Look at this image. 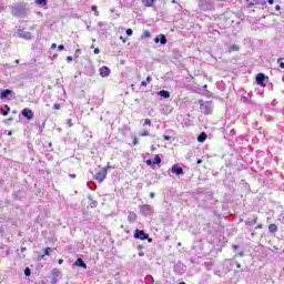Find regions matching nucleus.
<instances>
[{
    "label": "nucleus",
    "mask_w": 284,
    "mask_h": 284,
    "mask_svg": "<svg viewBox=\"0 0 284 284\" xmlns=\"http://www.w3.org/2000/svg\"><path fill=\"white\" fill-rule=\"evenodd\" d=\"M200 110L202 114H212V110H214V104H212V101H200Z\"/></svg>",
    "instance_id": "nucleus-1"
},
{
    "label": "nucleus",
    "mask_w": 284,
    "mask_h": 284,
    "mask_svg": "<svg viewBox=\"0 0 284 284\" xmlns=\"http://www.w3.org/2000/svg\"><path fill=\"white\" fill-rule=\"evenodd\" d=\"M134 239H139L140 241L148 240L149 243H152V237H150V235H148L145 233V231H142V230H139V229L135 230Z\"/></svg>",
    "instance_id": "nucleus-2"
},
{
    "label": "nucleus",
    "mask_w": 284,
    "mask_h": 284,
    "mask_svg": "<svg viewBox=\"0 0 284 284\" xmlns=\"http://www.w3.org/2000/svg\"><path fill=\"white\" fill-rule=\"evenodd\" d=\"M12 16L23 19L26 17V10L23 9V7H14L12 9Z\"/></svg>",
    "instance_id": "nucleus-3"
},
{
    "label": "nucleus",
    "mask_w": 284,
    "mask_h": 284,
    "mask_svg": "<svg viewBox=\"0 0 284 284\" xmlns=\"http://www.w3.org/2000/svg\"><path fill=\"white\" fill-rule=\"evenodd\" d=\"M108 176V170L101 169L94 176L95 181H99V183H103L105 181V178Z\"/></svg>",
    "instance_id": "nucleus-4"
},
{
    "label": "nucleus",
    "mask_w": 284,
    "mask_h": 284,
    "mask_svg": "<svg viewBox=\"0 0 284 284\" xmlns=\"http://www.w3.org/2000/svg\"><path fill=\"white\" fill-rule=\"evenodd\" d=\"M17 34L20 39H26V41H30V39H32V33L30 31H23V29H19Z\"/></svg>",
    "instance_id": "nucleus-5"
},
{
    "label": "nucleus",
    "mask_w": 284,
    "mask_h": 284,
    "mask_svg": "<svg viewBox=\"0 0 284 284\" xmlns=\"http://www.w3.org/2000/svg\"><path fill=\"white\" fill-rule=\"evenodd\" d=\"M140 210L144 216H150L154 212V209L150 204L140 206Z\"/></svg>",
    "instance_id": "nucleus-6"
},
{
    "label": "nucleus",
    "mask_w": 284,
    "mask_h": 284,
    "mask_svg": "<svg viewBox=\"0 0 284 284\" xmlns=\"http://www.w3.org/2000/svg\"><path fill=\"white\" fill-rule=\"evenodd\" d=\"M22 116H24L26 119H28L30 121V120L34 119V113L30 109H23Z\"/></svg>",
    "instance_id": "nucleus-7"
},
{
    "label": "nucleus",
    "mask_w": 284,
    "mask_h": 284,
    "mask_svg": "<svg viewBox=\"0 0 284 284\" xmlns=\"http://www.w3.org/2000/svg\"><path fill=\"white\" fill-rule=\"evenodd\" d=\"M171 172L172 174H176V176H181V174H183V168H179L176 164H174L171 168Z\"/></svg>",
    "instance_id": "nucleus-8"
},
{
    "label": "nucleus",
    "mask_w": 284,
    "mask_h": 284,
    "mask_svg": "<svg viewBox=\"0 0 284 284\" xmlns=\"http://www.w3.org/2000/svg\"><path fill=\"white\" fill-rule=\"evenodd\" d=\"M99 72H100V77L105 78V77H110L111 71H110V68L102 67L100 68Z\"/></svg>",
    "instance_id": "nucleus-9"
},
{
    "label": "nucleus",
    "mask_w": 284,
    "mask_h": 284,
    "mask_svg": "<svg viewBox=\"0 0 284 284\" xmlns=\"http://www.w3.org/2000/svg\"><path fill=\"white\" fill-rule=\"evenodd\" d=\"M161 164V156L155 155L153 160H148L146 165H159Z\"/></svg>",
    "instance_id": "nucleus-10"
},
{
    "label": "nucleus",
    "mask_w": 284,
    "mask_h": 284,
    "mask_svg": "<svg viewBox=\"0 0 284 284\" xmlns=\"http://www.w3.org/2000/svg\"><path fill=\"white\" fill-rule=\"evenodd\" d=\"M74 265L77 267H82L83 270H88V264H85V262H83L82 258H78L75 262H74Z\"/></svg>",
    "instance_id": "nucleus-11"
},
{
    "label": "nucleus",
    "mask_w": 284,
    "mask_h": 284,
    "mask_svg": "<svg viewBox=\"0 0 284 284\" xmlns=\"http://www.w3.org/2000/svg\"><path fill=\"white\" fill-rule=\"evenodd\" d=\"M154 42L161 43V45H165V43H168V39L163 34H160V38H155Z\"/></svg>",
    "instance_id": "nucleus-12"
},
{
    "label": "nucleus",
    "mask_w": 284,
    "mask_h": 284,
    "mask_svg": "<svg viewBox=\"0 0 284 284\" xmlns=\"http://www.w3.org/2000/svg\"><path fill=\"white\" fill-rule=\"evenodd\" d=\"M256 81H257L258 85H263V88H265V84H263V81H265V74L258 73L256 75Z\"/></svg>",
    "instance_id": "nucleus-13"
},
{
    "label": "nucleus",
    "mask_w": 284,
    "mask_h": 284,
    "mask_svg": "<svg viewBox=\"0 0 284 284\" xmlns=\"http://www.w3.org/2000/svg\"><path fill=\"white\" fill-rule=\"evenodd\" d=\"M10 94H12V90H10V89L3 90L0 93V99H8V97H10Z\"/></svg>",
    "instance_id": "nucleus-14"
},
{
    "label": "nucleus",
    "mask_w": 284,
    "mask_h": 284,
    "mask_svg": "<svg viewBox=\"0 0 284 284\" xmlns=\"http://www.w3.org/2000/svg\"><path fill=\"white\" fill-rule=\"evenodd\" d=\"M258 221L257 216H254L253 219H247L245 221V225H256V222Z\"/></svg>",
    "instance_id": "nucleus-15"
},
{
    "label": "nucleus",
    "mask_w": 284,
    "mask_h": 284,
    "mask_svg": "<svg viewBox=\"0 0 284 284\" xmlns=\"http://www.w3.org/2000/svg\"><path fill=\"white\" fill-rule=\"evenodd\" d=\"M252 6H265V0H254L248 4V8H252Z\"/></svg>",
    "instance_id": "nucleus-16"
},
{
    "label": "nucleus",
    "mask_w": 284,
    "mask_h": 284,
    "mask_svg": "<svg viewBox=\"0 0 284 284\" xmlns=\"http://www.w3.org/2000/svg\"><path fill=\"white\" fill-rule=\"evenodd\" d=\"M268 232H271V234L278 232V226H276V224L268 225Z\"/></svg>",
    "instance_id": "nucleus-17"
},
{
    "label": "nucleus",
    "mask_w": 284,
    "mask_h": 284,
    "mask_svg": "<svg viewBox=\"0 0 284 284\" xmlns=\"http://www.w3.org/2000/svg\"><path fill=\"white\" fill-rule=\"evenodd\" d=\"M159 94L163 97V99H170V91L162 90Z\"/></svg>",
    "instance_id": "nucleus-18"
},
{
    "label": "nucleus",
    "mask_w": 284,
    "mask_h": 284,
    "mask_svg": "<svg viewBox=\"0 0 284 284\" xmlns=\"http://www.w3.org/2000/svg\"><path fill=\"white\" fill-rule=\"evenodd\" d=\"M205 139H207V135H206L205 133H201V134L197 136L199 143H204Z\"/></svg>",
    "instance_id": "nucleus-19"
},
{
    "label": "nucleus",
    "mask_w": 284,
    "mask_h": 284,
    "mask_svg": "<svg viewBox=\"0 0 284 284\" xmlns=\"http://www.w3.org/2000/svg\"><path fill=\"white\" fill-rule=\"evenodd\" d=\"M144 6H146V8H152V6H154V1L153 0H143Z\"/></svg>",
    "instance_id": "nucleus-20"
},
{
    "label": "nucleus",
    "mask_w": 284,
    "mask_h": 284,
    "mask_svg": "<svg viewBox=\"0 0 284 284\" xmlns=\"http://www.w3.org/2000/svg\"><path fill=\"white\" fill-rule=\"evenodd\" d=\"M240 48L237 44H233L229 48V52H239Z\"/></svg>",
    "instance_id": "nucleus-21"
},
{
    "label": "nucleus",
    "mask_w": 284,
    "mask_h": 284,
    "mask_svg": "<svg viewBox=\"0 0 284 284\" xmlns=\"http://www.w3.org/2000/svg\"><path fill=\"white\" fill-rule=\"evenodd\" d=\"M61 274V271H59V270H57V268H54V270H52V277L53 278H59V275Z\"/></svg>",
    "instance_id": "nucleus-22"
},
{
    "label": "nucleus",
    "mask_w": 284,
    "mask_h": 284,
    "mask_svg": "<svg viewBox=\"0 0 284 284\" xmlns=\"http://www.w3.org/2000/svg\"><path fill=\"white\" fill-rule=\"evenodd\" d=\"M152 37V34L150 33V31H144L142 34V39H150Z\"/></svg>",
    "instance_id": "nucleus-23"
},
{
    "label": "nucleus",
    "mask_w": 284,
    "mask_h": 284,
    "mask_svg": "<svg viewBox=\"0 0 284 284\" xmlns=\"http://www.w3.org/2000/svg\"><path fill=\"white\" fill-rule=\"evenodd\" d=\"M129 221H136V214L135 213H130L129 214Z\"/></svg>",
    "instance_id": "nucleus-24"
},
{
    "label": "nucleus",
    "mask_w": 284,
    "mask_h": 284,
    "mask_svg": "<svg viewBox=\"0 0 284 284\" xmlns=\"http://www.w3.org/2000/svg\"><path fill=\"white\" fill-rule=\"evenodd\" d=\"M44 254H45L47 256H50V254H52V248H51V247H47V248L44 250Z\"/></svg>",
    "instance_id": "nucleus-25"
},
{
    "label": "nucleus",
    "mask_w": 284,
    "mask_h": 284,
    "mask_svg": "<svg viewBox=\"0 0 284 284\" xmlns=\"http://www.w3.org/2000/svg\"><path fill=\"white\" fill-rule=\"evenodd\" d=\"M277 63H280V68H282V70H284L283 58H280V59L277 60Z\"/></svg>",
    "instance_id": "nucleus-26"
},
{
    "label": "nucleus",
    "mask_w": 284,
    "mask_h": 284,
    "mask_svg": "<svg viewBox=\"0 0 284 284\" xmlns=\"http://www.w3.org/2000/svg\"><path fill=\"white\" fill-rule=\"evenodd\" d=\"M37 3H39L40 6H45L48 3L47 0H37Z\"/></svg>",
    "instance_id": "nucleus-27"
},
{
    "label": "nucleus",
    "mask_w": 284,
    "mask_h": 284,
    "mask_svg": "<svg viewBox=\"0 0 284 284\" xmlns=\"http://www.w3.org/2000/svg\"><path fill=\"white\" fill-rule=\"evenodd\" d=\"M92 12H95V17H99V11H97V6L91 7Z\"/></svg>",
    "instance_id": "nucleus-28"
},
{
    "label": "nucleus",
    "mask_w": 284,
    "mask_h": 284,
    "mask_svg": "<svg viewBox=\"0 0 284 284\" xmlns=\"http://www.w3.org/2000/svg\"><path fill=\"white\" fill-rule=\"evenodd\" d=\"M7 108V111H2L3 116H8V112H10V108L8 105H4Z\"/></svg>",
    "instance_id": "nucleus-29"
},
{
    "label": "nucleus",
    "mask_w": 284,
    "mask_h": 284,
    "mask_svg": "<svg viewBox=\"0 0 284 284\" xmlns=\"http://www.w3.org/2000/svg\"><path fill=\"white\" fill-rule=\"evenodd\" d=\"M24 274H26L27 276H30V274H32V272L30 271V267H27V268L24 270Z\"/></svg>",
    "instance_id": "nucleus-30"
},
{
    "label": "nucleus",
    "mask_w": 284,
    "mask_h": 284,
    "mask_svg": "<svg viewBox=\"0 0 284 284\" xmlns=\"http://www.w3.org/2000/svg\"><path fill=\"white\" fill-rule=\"evenodd\" d=\"M140 136H150V133L148 131H143L140 133Z\"/></svg>",
    "instance_id": "nucleus-31"
},
{
    "label": "nucleus",
    "mask_w": 284,
    "mask_h": 284,
    "mask_svg": "<svg viewBox=\"0 0 284 284\" xmlns=\"http://www.w3.org/2000/svg\"><path fill=\"white\" fill-rule=\"evenodd\" d=\"M53 110H61V104L55 103V104L53 105Z\"/></svg>",
    "instance_id": "nucleus-32"
},
{
    "label": "nucleus",
    "mask_w": 284,
    "mask_h": 284,
    "mask_svg": "<svg viewBox=\"0 0 284 284\" xmlns=\"http://www.w3.org/2000/svg\"><path fill=\"white\" fill-rule=\"evenodd\" d=\"M67 124L69 125V128H72V125H74V123H72V119L67 120Z\"/></svg>",
    "instance_id": "nucleus-33"
},
{
    "label": "nucleus",
    "mask_w": 284,
    "mask_h": 284,
    "mask_svg": "<svg viewBox=\"0 0 284 284\" xmlns=\"http://www.w3.org/2000/svg\"><path fill=\"white\" fill-rule=\"evenodd\" d=\"M144 125H152V121L150 119H145Z\"/></svg>",
    "instance_id": "nucleus-34"
},
{
    "label": "nucleus",
    "mask_w": 284,
    "mask_h": 284,
    "mask_svg": "<svg viewBox=\"0 0 284 284\" xmlns=\"http://www.w3.org/2000/svg\"><path fill=\"white\" fill-rule=\"evenodd\" d=\"M126 34H128V37H132V34H133L132 29H126Z\"/></svg>",
    "instance_id": "nucleus-35"
},
{
    "label": "nucleus",
    "mask_w": 284,
    "mask_h": 284,
    "mask_svg": "<svg viewBox=\"0 0 284 284\" xmlns=\"http://www.w3.org/2000/svg\"><path fill=\"white\" fill-rule=\"evenodd\" d=\"M172 140V136L170 135H164V141H171Z\"/></svg>",
    "instance_id": "nucleus-36"
},
{
    "label": "nucleus",
    "mask_w": 284,
    "mask_h": 284,
    "mask_svg": "<svg viewBox=\"0 0 284 284\" xmlns=\"http://www.w3.org/2000/svg\"><path fill=\"white\" fill-rule=\"evenodd\" d=\"M133 145H139V139L136 138L133 139Z\"/></svg>",
    "instance_id": "nucleus-37"
},
{
    "label": "nucleus",
    "mask_w": 284,
    "mask_h": 284,
    "mask_svg": "<svg viewBox=\"0 0 284 284\" xmlns=\"http://www.w3.org/2000/svg\"><path fill=\"white\" fill-rule=\"evenodd\" d=\"M52 283L53 284L59 283V277H52Z\"/></svg>",
    "instance_id": "nucleus-38"
},
{
    "label": "nucleus",
    "mask_w": 284,
    "mask_h": 284,
    "mask_svg": "<svg viewBox=\"0 0 284 284\" xmlns=\"http://www.w3.org/2000/svg\"><path fill=\"white\" fill-rule=\"evenodd\" d=\"M58 50H60V51H61V50H65V47H63V44H59V45H58Z\"/></svg>",
    "instance_id": "nucleus-39"
},
{
    "label": "nucleus",
    "mask_w": 284,
    "mask_h": 284,
    "mask_svg": "<svg viewBox=\"0 0 284 284\" xmlns=\"http://www.w3.org/2000/svg\"><path fill=\"white\" fill-rule=\"evenodd\" d=\"M146 83H152V77L149 75V77L146 78Z\"/></svg>",
    "instance_id": "nucleus-40"
},
{
    "label": "nucleus",
    "mask_w": 284,
    "mask_h": 284,
    "mask_svg": "<svg viewBox=\"0 0 284 284\" xmlns=\"http://www.w3.org/2000/svg\"><path fill=\"white\" fill-rule=\"evenodd\" d=\"M93 52H94V54H99L101 52V50H99V48H95Z\"/></svg>",
    "instance_id": "nucleus-41"
},
{
    "label": "nucleus",
    "mask_w": 284,
    "mask_h": 284,
    "mask_svg": "<svg viewBox=\"0 0 284 284\" xmlns=\"http://www.w3.org/2000/svg\"><path fill=\"white\" fill-rule=\"evenodd\" d=\"M75 57H79V54H81V50L80 49H78V50H75Z\"/></svg>",
    "instance_id": "nucleus-42"
},
{
    "label": "nucleus",
    "mask_w": 284,
    "mask_h": 284,
    "mask_svg": "<svg viewBox=\"0 0 284 284\" xmlns=\"http://www.w3.org/2000/svg\"><path fill=\"white\" fill-rule=\"evenodd\" d=\"M141 85H142V88H145L148 85V82L146 81H142Z\"/></svg>",
    "instance_id": "nucleus-43"
},
{
    "label": "nucleus",
    "mask_w": 284,
    "mask_h": 284,
    "mask_svg": "<svg viewBox=\"0 0 284 284\" xmlns=\"http://www.w3.org/2000/svg\"><path fill=\"white\" fill-rule=\"evenodd\" d=\"M72 55L67 57V61L70 63L72 61Z\"/></svg>",
    "instance_id": "nucleus-44"
},
{
    "label": "nucleus",
    "mask_w": 284,
    "mask_h": 284,
    "mask_svg": "<svg viewBox=\"0 0 284 284\" xmlns=\"http://www.w3.org/2000/svg\"><path fill=\"white\" fill-rule=\"evenodd\" d=\"M120 41H122V43H125V38H123V36H121Z\"/></svg>",
    "instance_id": "nucleus-45"
},
{
    "label": "nucleus",
    "mask_w": 284,
    "mask_h": 284,
    "mask_svg": "<svg viewBox=\"0 0 284 284\" xmlns=\"http://www.w3.org/2000/svg\"><path fill=\"white\" fill-rule=\"evenodd\" d=\"M263 227V225L262 224H258L256 227H255V230H261Z\"/></svg>",
    "instance_id": "nucleus-46"
},
{
    "label": "nucleus",
    "mask_w": 284,
    "mask_h": 284,
    "mask_svg": "<svg viewBox=\"0 0 284 284\" xmlns=\"http://www.w3.org/2000/svg\"><path fill=\"white\" fill-rule=\"evenodd\" d=\"M154 196H155L154 192H151V193H150V197H151V199H154Z\"/></svg>",
    "instance_id": "nucleus-47"
},
{
    "label": "nucleus",
    "mask_w": 284,
    "mask_h": 284,
    "mask_svg": "<svg viewBox=\"0 0 284 284\" xmlns=\"http://www.w3.org/2000/svg\"><path fill=\"white\" fill-rule=\"evenodd\" d=\"M51 48H52V50H54V48H57V43H52Z\"/></svg>",
    "instance_id": "nucleus-48"
},
{
    "label": "nucleus",
    "mask_w": 284,
    "mask_h": 284,
    "mask_svg": "<svg viewBox=\"0 0 284 284\" xmlns=\"http://www.w3.org/2000/svg\"><path fill=\"white\" fill-rule=\"evenodd\" d=\"M243 99H244V103H247V97L243 95Z\"/></svg>",
    "instance_id": "nucleus-49"
},
{
    "label": "nucleus",
    "mask_w": 284,
    "mask_h": 284,
    "mask_svg": "<svg viewBox=\"0 0 284 284\" xmlns=\"http://www.w3.org/2000/svg\"><path fill=\"white\" fill-rule=\"evenodd\" d=\"M71 179H77V174H70Z\"/></svg>",
    "instance_id": "nucleus-50"
},
{
    "label": "nucleus",
    "mask_w": 284,
    "mask_h": 284,
    "mask_svg": "<svg viewBox=\"0 0 284 284\" xmlns=\"http://www.w3.org/2000/svg\"><path fill=\"white\" fill-rule=\"evenodd\" d=\"M275 10H276V11L281 10V6L277 4V6L275 7Z\"/></svg>",
    "instance_id": "nucleus-51"
},
{
    "label": "nucleus",
    "mask_w": 284,
    "mask_h": 284,
    "mask_svg": "<svg viewBox=\"0 0 284 284\" xmlns=\"http://www.w3.org/2000/svg\"><path fill=\"white\" fill-rule=\"evenodd\" d=\"M270 6L274 4V0H268Z\"/></svg>",
    "instance_id": "nucleus-52"
},
{
    "label": "nucleus",
    "mask_w": 284,
    "mask_h": 284,
    "mask_svg": "<svg viewBox=\"0 0 284 284\" xmlns=\"http://www.w3.org/2000/svg\"><path fill=\"white\" fill-rule=\"evenodd\" d=\"M203 163V160H197V165H201Z\"/></svg>",
    "instance_id": "nucleus-53"
},
{
    "label": "nucleus",
    "mask_w": 284,
    "mask_h": 284,
    "mask_svg": "<svg viewBox=\"0 0 284 284\" xmlns=\"http://www.w3.org/2000/svg\"><path fill=\"white\" fill-rule=\"evenodd\" d=\"M58 263H59V265H62L63 264V260H59Z\"/></svg>",
    "instance_id": "nucleus-54"
},
{
    "label": "nucleus",
    "mask_w": 284,
    "mask_h": 284,
    "mask_svg": "<svg viewBox=\"0 0 284 284\" xmlns=\"http://www.w3.org/2000/svg\"><path fill=\"white\" fill-rule=\"evenodd\" d=\"M144 255H145V253H143V252L139 253V256H144Z\"/></svg>",
    "instance_id": "nucleus-55"
},
{
    "label": "nucleus",
    "mask_w": 284,
    "mask_h": 284,
    "mask_svg": "<svg viewBox=\"0 0 284 284\" xmlns=\"http://www.w3.org/2000/svg\"><path fill=\"white\" fill-rule=\"evenodd\" d=\"M138 250H143V246H142V245H139V246H138Z\"/></svg>",
    "instance_id": "nucleus-56"
},
{
    "label": "nucleus",
    "mask_w": 284,
    "mask_h": 284,
    "mask_svg": "<svg viewBox=\"0 0 284 284\" xmlns=\"http://www.w3.org/2000/svg\"><path fill=\"white\" fill-rule=\"evenodd\" d=\"M236 267H237V270H240V267H241V264H239V263H237V264H236Z\"/></svg>",
    "instance_id": "nucleus-57"
},
{
    "label": "nucleus",
    "mask_w": 284,
    "mask_h": 284,
    "mask_svg": "<svg viewBox=\"0 0 284 284\" xmlns=\"http://www.w3.org/2000/svg\"><path fill=\"white\" fill-rule=\"evenodd\" d=\"M233 248H234V250H239V246L234 245Z\"/></svg>",
    "instance_id": "nucleus-58"
},
{
    "label": "nucleus",
    "mask_w": 284,
    "mask_h": 284,
    "mask_svg": "<svg viewBox=\"0 0 284 284\" xmlns=\"http://www.w3.org/2000/svg\"><path fill=\"white\" fill-rule=\"evenodd\" d=\"M1 10H3V7H0V12H1Z\"/></svg>",
    "instance_id": "nucleus-59"
},
{
    "label": "nucleus",
    "mask_w": 284,
    "mask_h": 284,
    "mask_svg": "<svg viewBox=\"0 0 284 284\" xmlns=\"http://www.w3.org/2000/svg\"><path fill=\"white\" fill-rule=\"evenodd\" d=\"M240 256H243V252L240 253Z\"/></svg>",
    "instance_id": "nucleus-60"
},
{
    "label": "nucleus",
    "mask_w": 284,
    "mask_h": 284,
    "mask_svg": "<svg viewBox=\"0 0 284 284\" xmlns=\"http://www.w3.org/2000/svg\"><path fill=\"white\" fill-rule=\"evenodd\" d=\"M16 63H19V60H16Z\"/></svg>",
    "instance_id": "nucleus-61"
},
{
    "label": "nucleus",
    "mask_w": 284,
    "mask_h": 284,
    "mask_svg": "<svg viewBox=\"0 0 284 284\" xmlns=\"http://www.w3.org/2000/svg\"><path fill=\"white\" fill-rule=\"evenodd\" d=\"M204 88H207V84H205Z\"/></svg>",
    "instance_id": "nucleus-62"
},
{
    "label": "nucleus",
    "mask_w": 284,
    "mask_h": 284,
    "mask_svg": "<svg viewBox=\"0 0 284 284\" xmlns=\"http://www.w3.org/2000/svg\"><path fill=\"white\" fill-rule=\"evenodd\" d=\"M10 134H12V132H9V136H10Z\"/></svg>",
    "instance_id": "nucleus-63"
}]
</instances>
